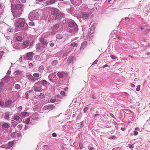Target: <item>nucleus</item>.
Masks as SVG:
<instances>
[{"label":"nucleus","instance_id":"obj_1","mask_svg":"<svg viewBox=\"0 0 150 150\" xmlns=\"http://www.w3.org/2000/svg\"><path fill=\"white\" fill-rule=\"evenodd\" d=\"M69 27H70L69 30L71 33L76 32L78 29L76 23L73 21H71L68 23Z\"/></svg>","mask_w":150,"mask_h":150},{"label":"nucleus","instance_id":"obj_2","mask_svg":"<svg viewBox=\"0 0 150 150\" xmlns=\"http://www.w3.org/2000/svg\"><path fill=\"white\" fill-rule=\"evenodd\" d=\"M39 16L38 12H35L34 11L31 12L29 14V18L31 20H34L38 18Z\"/></svg>","mask_w":150,"mask_h":150},{"label":"nucleus","instance_id":"obj_3","mask_svg":"<svg viewBox=\"0 0 150 150\" xmlns=\"http://www.w3.org/2000/svg\"><path fill=\"white\" fill-rule=\"evenodd\" d=\"M16 26L17 27H23L24 26H27V25L25 23L24 21H20V20H18L15 23Z\"/></svg>","mask_w":150,"mask_h":150},{"label":"nucleus","instance_id":"obj_4","mask_svg":"<svg viewBox=\"0 0 150 150\" xmlns=\"http://www.w3.org/2000/svg\"><path fill=\"white\" fill-rule=\"evenodd\" d=\"M50 11L51 14L55 16L59 14V11L56 8H51Z\"/></svg>","mask_w":150,"mask_h":150},{"label":"nucleus","instance_id":"obj_5","mask_svg":"<svg viewBox=\"0 0 150 150\" xmlns=\"http://www.w3.org/2000/svg\"><path fill=\"white\" fill-rule=\"evenodd\" d=\"M75 60V59L74 57L72 56H69L67 59V64H69L70 63L73 64V61Z\"/></svg>","mask_w":150,"mask_h":150},{"label":"nucleus","instance_id":"obj_6","mask_svg":"<svg viewBox=\"0 0 150 150\" xmlns=\"http://www.w3.org/2000/svg\"><path fill=\"white\" fill-rule=\"evenodd\" d=\"M33 88V90L35 91L40 92L41 90V87L38 86V83H35L34 84Z\"/></svg>","mask_w":150,"mask_h":150},{"label":"nucleus","instance_id":"obj_7","mask_svg":"<svg viewBox=\"0 0 150 150\" xmlns=\"http://www.w3.org/2000/svg\"><path fill=\"white\" fill-rule=\"evenodd\" d=\"M13 16L15 17H18L21 14V13L19 11H17L16 10L12 11Z\"/></svg>","mask_w":150,"mask_h":150},{"label":"nucleus","instance_id":"obj_8","mask_svg":"<svg viewBox=\"0 0 150 150\" xmlns=\"http://www.w3.org/2000/svg\"><path fill=\"white\" fill-rule=\"evenodd\" d=\"M29 41L27 40H26V41L23 42L22 43V49H25L29 45Z\"/></svg>","mask_w":150,"mask_h":150},{"label":"nucleus","instance_id":"obj_9","mask_svg":"<svg viewBox=\"0 0 150 150\" xmlns=\"http://www.w3.org/2000/svg\"><path fill=\"white\" fill-rule=\"evenodd\" d=\"M15 8L17 10H22L24 8V6L22 4H18L15 5Z\"/></svg>","mask_w":150,"mask_h":150},{"label":"nucleus","instance_id":"obj_10","mask_svg":"<svg viewBox=\"0 0 150 150\" xmlns=\"http://www.w3.org/2000/svg\"><path fill=\"white\" fill-rule=\"evenodd\" d=\"M39 40L43 45L47 46V42L46 39L43 38H39Z\"/></svg>","mask_w":150,"mask_h":150},{"label":"nucleus","instance_id":"obj_11","mask_svg":"<svg viewBox=\"0 0 150 150\" xmlns=\"http://www.w3.org/2000/svg\"><path fill=\"white\" fill-rule=\"evenodd\" d=\"M54 106L53 105H50L44 107L43 109L45 110L47 109L49 110H52Z\"/></svg>","mask_w":150,"mask_h":150},{"label":"nucleus","instance_id":"obj_12","mask_svg":"<svg viewBox=\"0 0 150 150\" xmlns=\"http://www.w3.org/2000/svg\"><path fill=\"white\" fill-rule=\"evenodd\" d=\"M14 46L17 49H22V43H16L15 44Z\"/></svg>","mask_w":150,"mask_h":150},{"label":"nucleus","instance_id":"obj_13","mask_svg":"<svg viewBox=\"0 0 150 150\" xmlns=\"http://www.w3.org/2000/svg\"><path fill=\"white\" fill-rule=\"evenodd\" d=\"M90 16L89 14L83 13L82 14V17L84 19H88Z\"/></svg>","mask_w":150,"mask_h":150},{"label":"nucleus","instance_id":"obj_14","mask_svg":"<svg viewBox=\"0 0 150 150\" xmlns=\"http://www.w3.org/2000/svg\"><path fill=\"white\" fill-rule=\"evenodd\" d=\"M57 76L60 78H63L64 77L63 73L61 72H59L57 74Z\"/></svg>","mask_w":150,"mask_h":150},{"label":"nucleus","instance_id":"obj_15","mask_svg":"<svg viewBox=\"0 0 150 150\" xmlns=\"http://www.w3.org/2000/svg\"><path fill=\"white\" fill-rule=\"evenodd\" d=\"M9 126V124L7 123H4L2 125V127L3 129L8 128Z\"/></svg>","mask_w":150,"mask_h":150},{"label":"nucleus","instance_id":"obj_16","mask_svg":"<svg viewBox=\"0 0 150 150\" xmlns=\"http://www.w3.org/2000/svg\"><path fill=\"white\" fill-rule=\"evenodd\" d=\"M44 69V67L42 65H41L38 68V71L39 72L42 73V72L43 70Z\"/></svg>","mask_w":150,"mask_h":150},{"label":"nucleus","instance_id":"obj_17","mask_svg":"<svg viewBox=\"0 0 150 150\" xmlns=\"http://www.w3.org/2000/svg\"><path fill=\"white\" fill-rule=\"evenodd\" d=\"M58 63V60H54L51 62V64L53 66H55Z\"/></svg>","mask_w":150,"mask_h":150},{"label":"nucleus","instance_id":"obj_18","mask_svg":"<svg viewBox=\"0 0 150 150\" xmlns=\"http://www.w3.org/2000/svg\"><path fill=\"white\" fill-rule=\"evenodd\" d=\"M40 82L41 83L42 85L43 86H45L46 84L48 83L45 80H43L41 81Z\"/></svg>","mask_w":150,"mask_h":150},{"label":"nucleus","instance_id":"obj_19","mask_svg":"<svg viewBox=\"0 0 150 150\" xmlns=\"http://www.w3.org/2000/svg\"><path fill=\"white\" fill-rule=\"evenodd\" d=\"M56 16L55 18V20H59L61 18V16L60 14H59L57 16Z\"/></svg>","mask_w":150,"mask_h":150},{"label":"nucleus","instance_id":"obj_20","mask_svg":"<svg viewBox=\"0 0 150 150\" xmlns=\"http://www.w3.org/2000/svg\"><path fill=\"white\" fill-rule=\"evenodd\" d=\"M95 28L94 26H91L90 31V33L91 34H92L93 33Z\"/></svg>","mask_w":150,"mask_h":150},{"label":"nucleus","instance_id":"obj_21","mask_svg":"<svg viewBox=\"0 0 150 150\" xmlns=\"http://www.w3.org/2000/svg\"><path fill=\"white\" fill-rule=\"evenodd\" d=\"M10 77L8 76H6L3 79V80L6 82L8 81L10 79Z\"/></svg>","mask_w":150,"mask_h":150},{"label":"nucleus","instance_id":"obj_22","mask_svg":"<svg viewBox=\"0 0 150 150\" xmlns=\"http://www.w3.org/2000/svg\"><path fill=\"white\" fill-rule=\"evenodd\" d=\"M55 75L53 74H50L48 78L49 79H51L55 78Z\"/></svg>","mask_w":150,"mask_h":150},{"label":"nucleus","instance_id":"obj_23","mask_svg":"<svg viewBox=\"0 0 150 150\" xmlns=\"http://www.w3.org/2000/svg\"><path fill=\"white\" fill-rule=\"evenodd\" d=\"M5 117L4 118L5 119H8L9 118V114L8 112H6L5 113Z\"/></svg>","mask_w":150,"mask_h":150},{"label":"nucleus","instance_id":"obj_24","mask_svg":"<svg viewBox=\"0 0 150 150\" xmlns=\"http://www.w3.org/2000/svg\"><path fill=\"white\" fill-rule=\"evenodd\" d=\"M33 54V53L32 52H30L26 54L27 57L28 58H30L32 57Z\"/></svg>","mask_w":150,"mask_h":150},{"label":"nucleus","instance_id":"obj_25","mask_svg":"<svg viewBox=\"0 0 150 150\" xmlns=\"http://www.w3.org/2000/svg\"><path fill=\"white\" fill-rule=\"evenodd\" d=\"M56 37L57 39H60L62 38V35L61 34H58L56 35Z\"/></svg>","mask_w":150,"mask_h":150},{"label":"nucleus","instance_id":"obj_26","mask_svg":"<svg viewBox=\"0 0 150 150\" xmlns=\"http://www.w3.org/2000/svg\"><path fill=\"white\" fill-rule=\"evenodd\" d=\"M86 42H84L82 43L81 45V49H83L86 46Z\"/></svg>","mask_w":150,"mask_h":150},{"label":"nucleus","instance_id":"obj_27","mask_svg":"<svg viewBox=\"0 0 150 150\" xmlns=\"http://www.w3.org/2000/svg\"><path fill=\"white\" fill-rule=\"evenodd\" d=\"M20 118V117L18 115L15 116L13 118V119L16 121H18L19 120Z\"/></svg>","mask_w":150,"mask_h":150},{"label":"nucleus","instance_id":"obj_28","mask_svg":"<svg viewBox=\"0 0 150 150\" xmlns=\"http://www.w3.org/2000/svg\"><path fill=\"white\" fill-rule=\"evenodd\" d=\"M21 71L19 70H17L14 72V74H15V75H18V74H21Z\"/></svg>","mask_w":150,"mask_h":150},{"label":"nucleus","instance_id":"obj_29","mask_svg":"<svg viewBox=\"0 0 150 150\" xmlns=\"http://www.w3.org/2000/svg\"><path fill=\"white\" fill-rule=\"evenodd\" d=\"M34 78L32 75H30L28 76V79L30 80H32L34 79Z\"/></svg>","mask_w":150,"mask_h":150},{"label":"nucleus","instance_id":"obj_30","mask_svg":"<svg viewBox=\"0 0 150 150\" xmlns=\"http://www.w3.org/2000/svg\"><path fill=\"white\" fill-rule=\"evenodd\" d=\"M38 96L40 98H45L44 95L43 93H41Z\"/></svg>","mask_w":150,"mask_h":150},{"label":"nucleus","instance_id":"obj_31","mask_svg":"<svg viewBox=\"0 0 150 150\" xmlns=\"http://www.w3.org/2000/svg\"><path fill=\"white\" fill-rule=\"evenodd\" d=\"M59 24H55V25H54L53 26V28H55V29H57L59 28Z\"/></svg>","mask_w":150,"mask_h":150},{"label":"nucleus","instance_id":"obj_32","mask_svg":"<svg viewBox=\"0 0 150 150\" xmlns=\"http://www.w3.org/2000/svg\"><path fill=\"white\" fill-rule=\"evenodd\" d=\"M12 101L11 100H7L5 102V104L6 105H8L11 104Z\"/></svg>","mask_w":150,"mask_h":150},{"label":"nucleus","instance_id":"obj_33","mask_svg":"<svg viewBox=\"0 0 150 150\" xmlns=\"http://www.w3.org/2000/svg\"><path fill=\"white\" fill-rule=\"evenodd\" d=\"M22 39V37L20 36H18L16 37V39L18 41H20Z\"/></svg>","mask_w":150,"mask_h":150},{"label":"nucleus","instance_id":"obj_34","mask_svg":"<svg viewBox=\"0 0 150 150\" xmlns=\"http://www.w3.org/2000/svg\"><path fill=\"white\" fill-rule=\"evenodd\" d=\"M73 7H71V8H70L69 9H67V11L69 13H71L72 12V10H73Z\"/></svg>","mask_w":150,"mask_h":150},{"label":"nucleus","instance_id":"obj_35","mask_svg":"<svg viewBox=\"0 0 150 150\" xmlns=\"http://www.w3.org/2000/svg\"><path fill=\"white\" fill-rule=\"evenodd\" d=\"M15 87L17 89H19L20 88V86L18 84H16L15 86Z\"/></svg>","mask_w":150,"mask_h":150},{"label":"nucleus","instance_id":"obj_36","mask_svg":"<svg viewBox=\"0 0 150 150\" xmlns=\"http://www.w3.org/2000/svg\"><path fill=\"white\" fill-rule=\"evenodd\" d=\"M14 144V142L13 141H11L9 143V145L11 147H12Z\"/></svg>","mask_w":150,"mask_h":150},{"label":"nucleus","instance_id":"obj_37","mask_svg":"<svg viewBox=\"0 0 150 150\" xmlns=\"http://www.w3.org/2000/svg\"><path fill=\"white\" fill-rule=\"evenodd\" d=\"M33 76L35 77H38L39 76V74L38 73H35L33 74Z\"/></svg>","mask_w":150,"mask_h":150},{"label":"nucleus","instance_id":"obj_38","mask_svg":"<svg viewBox=\"0 0 150 150\" xmlns=\"http://www.w3.org/2000/svg\"><path fill=\"white\" fill-rule=\"evenodd\" d=\"M30 121V119L29 118H28L26 120L25 122L27 124H28L29 123Z\"/></svg>","mask_w":150,"mask_h":150},{"label":"nucleus","instance_id":"obj_39","mask_svg":"<svg viewBox=\"0 0 150 150\" xmlns=\"http://www.w3.org/2000/svg\"><path fill=\"white\" fill-rule=\"evenodd\" d=\"M71 45L73 47H76L77 46V44L76 43H72Z\"/></svg>","mask_w":150,"mask_h":150},{"label":"nucleus","instance_id":"obj_40","mask_svg":"<svg viewBox=\"0 0 150 150\" xmlns=\"http://www.w3.org/2000/svg\"><path fill=\"white\" fill-rule=\"evenodd\" d=\"M57 0H50V3L52 4L54 3Z\"/></svg>","mask_w":150,"mask_h":150},{"label":"nucleus","instance_id":"obj_41","mask_svg":"<svg viewBox=\"0 0 150 150\" xmlns=\"http://www.w3.org/2000/svg\"><path fill=\"white\" fill-rule=\"evenodd\" d=\"M29 25L30 26L34 25V23L33 22L31 21L29 23Z\"/></svg>","mask_w":150,"mask_h":150},{"label":"nucleus","instance_id":"obj_42","mask_svg":"<svg viewBox=\"0 0 150 150\" xmlns=\"http://www.w3.org/2000/svg\"><path fill=\"white\" fill-rule=\"evenodd\" d=\"M54 78H53L52 79H49V80L51 81L53 83H54L55 82V80L54 79Z\"/></svg>","mask_w":150,"mask_h":150},{"label":"nucleus","instance_id":"obj_43","mask_svg":"<svg viewBox=\"0 0 150 150\" xmlns=\"http://www.w3.org/2000/svg\"><path fill=\"white\" fill-rule=\"evenodd\" d=\"M88 108L87 107H86L84 108L83 111L84 112H86L87 110H88Z\"/></svg>","mask_w":150,"mask_h":150},{"label":"nucleus","instance_id":"obj_44","mask_svg":"<svg viewBox=\"0 0 150 150\" xmlns=\"http://www.w3.org/2000/svg\"><path fill=\"white\" fill-rule=\"evenodd\" d=\"M140 85H138L137 86V88H136V90L137 91H139L140 90Z\"/></svg>","mask_w":150,"mask_h":150},{"label":"nucleus","instance_id":"obj_45","mask_svg":"<svg viewBox=\"0 0 150 150\" xmlns=\"http://www.w3.org/2000/svg\"><path fill=\"white\" fill-rule=\"evenodd\" d=\"M54 45V43L52 41H51L50 43V46L51 47H53Z\"/></svg>","mask_w":150,"mask_h":150},{"label":"nucleus","instance_id":"obj_46","mask_svg":"<svg viewBox=\"0 0 150 150\" xmlns=\"http://www.w3.org/2000/svg\"><path fill=\"white\" fill-rule=\"evenodd\" d=\"M79 146L80 148V149H81L83 147V144H82L81 143H79Z\"/></svg>","mask_w":150,"mask_h":150},{"label":"nucleus","instance_id":"obj_47","mask_svg":"<svg viewBox=\"0 0 150 150\" xmlns=\"http://www.w3.org/2000/svg\"><path fill=\"white\" fill-rule=\"evenodd\" d=\"M110 57L112 59H117V57L113 55H111Z\"/></svg>","mask_w":150,"mask_h":150},{"label":"nucleus","instance_id":"obj_48","mask_svg":"<svg viewBox=\"0 0 150 150\" xmlns=\"http://www.w3.org/2000/svg\"><path fill=\"white\" fill-rule=\"evenodd\" d=\"M56 99H51L50 101L51 103H54Z\"/></svg>","mask_w":150,"mask_h":150},{"label":"nucleus","instance_id":"obj_49","mask_svg":"<svg viewBox=\"0 0 150 150\" xmlns=\"http://www.w3.org/2000/svg\"><path fill=\"white\" fill-rule=\"evenodd\" d=\"M44 149H48L49 148L48 146L45 145L44 146Z\"/></svg>","mask_w":150,"mask_h":150},{"label":"nucleus","instance_id":"obj_50","mask_svg":"<svg viewBox=\"0 0 150 150\" xmlns=\"http://www.w3.org/2000/svg\"><path fill=\"white\" fill-rule=\"evenodd\" d=\"M27 112H22L21 113V115L22 116H25L27 114Z\"/></svg>","mask_w":150,"mask_h":150},{"label":"nucleus","instance_id":"obj_51","mask_svg":"<svg viewBox=\"0 0 150 150\" xmlns=\"http://www.w3.org/2000/svg\"><path fill=\"white\" fill-rule=\"evenodd\" d=\"M88 149L89 150H93V148L90 146H88Z\"/></svg>","mask_w":150,"mask_h":150},{"label":"nucleus","instance_id":"obj_52","mask_svg":"<svg viewBox=\"0 0 150 150\" xmlns=\"http://www.w3.org/2000/svg\"><path fill=\"white\" fill-rule=\"evenodd\" d=\"M129 20V18L128 17H126L125 19V21L126 22H128Z\"/></svg>","mask_w":150,"mask_h":150},{"label":"nucleus","instance_id":"obj_53","mask_svg":"<svg viewBox=\"0 0 150 150\" xmlns=\"http://www.w3.org/2000/svg\"><path fill=\"white\" fill-rule=\"evenodd\" d=\"M8 30L9 32H11L13 31V29L11 28H9Z\"/></svg>","mask_w":150,"mask_h":150},{"label":"nucleus","instance_id":"obj_54","mask_svg":"<svg viewBox=\"0 0 150 150\" xmlns=\"http://www.w3.org/2000/svg\"><path fill=\"white\" fill-rule=\"evenodd\" d=\"M22 109V106H19L18 107V109L19 111H21Z\"/></svg>","mask_w":150,"mask_h":150},{"label":"nucleus","instance_id":"obj_55","mask_svg":"<svg viewBox=\"0 0 150 150\" xmlns=\"http://www.w3.org/2000/svg\"><path fill=\"white\" fill-rule=\"evenodd\" d=\"M65 93V92L64 91H62L60 92V94L62 95H64Z\"/></svg>","mask_w":150,"mask_h":150},{"label":"nucleus","instance_id":"obj_56","mask_svg":"<svg viewBox=\"0 0 150 150\" xmlns=\"http://www.w3.org/2000/svg\"><path fill=\"white\" fill-rule=\"evenodd\" d=\"M138 132H137L136 131H134V135H136L138 134Z\"/></svg>","mask_w":150,"mask_h":150},{"label":"nucleus","instance_id":"obj_57","mask_svg":"<svg viewBox=\"0 0 150 150\" xmlns=\"http://www.w3.org/2000/svg\"><path fill=\"white\" fill-rule=\"evenodd\" d=\"M129 147L130 148H132L133 147V145L132 144H129Z\"/></svg>","mask_w":150,"mask_h":150},{"label":"nucleus","instance_id":"obj_58","mask_svg":"<svg viewBox=\"0 0 150 150\" xmlns=\"http://www.w3.org/2000/svg\"><path fill=\"white\" fill-rule=\"evenodd\" d=\"M37 1L40 2H44L46 1L47 0H37Z\"/></svg>","mask_w":150,"mask_h":150},{"label":"nucleus","instance_id":"obj_59","mask_svg":"<svg viewBox=\"0 0 150 150\" xmlns=\"http://www.w3.org/2000/svg\"><path fill=\"white\" fill-rule=\"evenodd\" d=\"M4 84V83L3 82H0V86H2Z\"/></svg>","mask_w":150,"mask_h":150},{"label":"nucleus","instance_id":"obj_60","mask_svg":"<svg viewBox=\"0 0 150 150\" xmlns=\"http://www.w3.org/2000/svg\"><path fill=\"white\" fill-rule=\"evenodd\" d=\"M29 66L30 67H33V64L32 63H30L29 65Z\"/></svg>","mask_w":150,"mask_h":150},{"label":"nucleus","instance_id":"obj_61","mask_svg":"<svg viewBox=\"0 0 150 150\" xmlns=\"http://www.w3.org/2000/svg\"><path fill=\"white\" fill-rule=\"evenodd\" d=\"M45 95L48 96H49L50 95V93H47L45 94Z\"/></svg>","mask_w":150,"mask_h":150},{"label":"nucleus","instance_id":"obj_62","mask_svg":"<svg viewBox=\"0 0 150 150\" xmlns=\"http://www.w3.org/2000/svg\"><path fill=\"white\" fill-rule=\"evenodd\" d=\"M52 136L55 137H56L57 136L56 134L55 133H54L52 134Z\"/></svg>","mask_w":150,"mask_h":150},{"label":"nucleus","instance_id":"obj_63","mask_svg":"<svg viewBox=\"0 0 150 150\" xmlns=\"http://www.w3.org/2000/svg\"><path fill=\"white\" fill-rule=\"evenodd\" d=\"M22 61V57H20L19 59V61L20 62H21Z\"/></svg>","mask_w":150,"mask_h":150},{"label":"nucleus","instance_id":"obj_64","mask_svg":"<svg viewBox=\"0 0 150 150\" xmlns=\"http://www.w3.org/2000/svg\"><path fill=\"white\" fill-rule=\"evenodd\" d=\"M97 62L98 61L97 60H96L93 63V64H96L97 63Z\"/></svg>","mask_w":150,"mask_h":150}]
</instances>
